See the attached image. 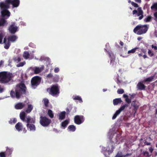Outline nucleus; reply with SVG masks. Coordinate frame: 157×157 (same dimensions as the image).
Returning <instances> with one entry per match:
<instances>
[{"instance_id":"obj_30","label":"nucleus","mask_w":157,"mask_h":157,"mask_svg":"<svg viewBox=\"0 0 157 157\" xmlns=\"http://www.w3.org/2000/svg\"><path fill=\"white\" fill-rule=\"evenodd\" d=\"M136 101H133L132 102L131 105L133 106L134 109L136 110L138 108V106L136 104Z\"/></svg>"},{"instance_id":"obj_41","label":"nucleus","mask_w":157,"mask_h":157,"mask_svg":"<svg viewBox=\"0 0 157 157\" xmlns=\"http://www.w3.org/2000/svg\"><path fill=\"white\" fill-rule=\"evenodd\" d=\"M15 61L19 62L21 60V58L20 57H15L13 59Z\"/></svg>"},{"instance_id":"obj_44","label":"nucleus","mask_w":157,"mask_h":157,"mask_svg":"<svg viewBox=\"0 0 157 157\" xmlns=\"http://www.w3.org/2000/svg\"><path fill=\"white\" fill-rule=\"evenodd\" d=\"M4 36L2 33H0V44L2 43V41Z\"/></svg>"},{"instance_id":"obj_17","label":"nucleus","mask_w":157,"mask_h":157,"mask_svg":"<svg viewBox=\"0 0 157 157\" xmlns=\"http://www.w3.org/2000/svg\"><path fill=\"white\" fill-rule=\"evenodd\" d=\"M20 117L21 119L23 122L26 121V114L25 112L23 111L20 113Z\"/></svg>"},{"instance_id":"obj_63","label":"nucleus","mask_w":157,"mask_h":157,"mask_svg":"<svg viewBox=\"0 0 157 157\" xmlns=\"http://www.w3.org/2000/svg\"><path fill=\"white\" fill-rule=\"evenodd\" d=\"M117 117V116H116L114 114L112 117V119H113V120L115 119Z\"/></svg>"},{"instance_id":"obj_47","label":"nucleus","mask_w":157,"mask_h":157,"mask_svg":"<svg viewBox=\"0 0 157 157\" xmlns=\"http://www.w3.org/2000/svg\"><path fill=\"white\" fill-rule=\"evenodd\" d=\"M6 155L5 152H1L0 153V157H6Z\"/></svg>"},{"instance_id":"obj_46","label":"nucleus","mask_w":157,"mask_h":157,"mask_svg":"<svg viewBox=\"0 0 157 157\" xmlns=\"http://www.w3.org/2000/svg\"><path fill=\"white\" fill-rule=\"evenodd\" d=\"M148 54L150 57H152L154 55V53L152 52V51L150 50H148Z\"/></svg>"},{"instance_id":"obj_32","label":"nucleus","mask_w":157,"mask_h":157,"mask_svg":"<svg viewBox=\"0 0 157 157\" xmlns=\"http://www.w3.org/2000/svg\"><path fill=\"white\" fill-rule=\"evenodd\" d=\"M42 70L41 68L36 67L34 70V73L35 74H38Z\"/></svg>"},{"instance_id":"obj_4","label":"nucleus","mask_w":157,"mask_h":157,"mask_svg":"<svg viewBox=\"0 0 157 157\" xmlns=\"http://www.w3.org/2000/svg\"><path fill=\"white\" fill-rule=\"evenodd\" d=\"M10 4L7 3L5 1V3L2 2L0 3V7L2 9L1 14L3 17L6 16L9 17L10 15V12L7 10L10 7Z\"/></svg>"},{"instance_id":"obj_42","label":"nucleus","mask_w":157,"mask_h":157,"mask_svg":"<svg viewBox=\"0 0 157 157\" xmlns=\"http://www.w3.org/2000/svg\"><path fill=\"white\" fill-rule=\"evenodd\" d=\"M131 4L132 6L135 7H139L138 4L133 2H131Z\"/></svg>"},{"instance_id":"obj_20","label":"nucleus","mask_w":157,"mask_h":157,"mask_svg":"<svg viewBox=\"0 0 157 157\" xmlns=\"http://www.w3.org/2000/svg\"><path fill=\"white\" fill-rule=\"evenodd\" d=\"M26 126L29 128L30 131H34L36 130L35 125L33 124H27Z\"/></svg>"},{"instance_id":"obj_35","label":"nucleus","mask_w":157,"mask_h":157,"mask_svg":"<svg viewBox=\"0 0 157 157\" xmlns=\"http://www.w3.org/2000/svg\"><path fill=\"white\" fill-rule=\"evenodd\" d=\"M151 10H155V11L157 10V2L154 3L151 6Z\"/></svg>"},{"instance_id":"obj_22","label":"nucleus","mask_w":157,"mask_h":157,"mask_svg":"<svg viewBox=\"0 0 157 157\" xmlns=\"http://www.w3.org/2000/svg\"><path fill=\"white\" fill-rule=\"evenodd\" d=\"M67 129L69 130L70 131L74 132L75 131L76 128L75 126L72 125L69 126Z\"/></svg>"},{"instance_id":"obj_24","label":"nucleus","mask_w":157,"mask_h":157,"mask_svg":"<svg viewBox=\"0 0 157 157\" xmlns=\"http://www.w3.org/2000/svg\"><path fill=\"white\" fill-rule=\"evenodd\" d=\"M69 123V121L66 120L63 122L61 123V126L65 128Z\"/></svg>"},{"instance_id":"obj_18","label":"nucleus","mask_w":157,"mask_h":157,"mask_svg":"<svg viewBox=\"0 0 157 157\" xmlns=\"http://www.w3.org/2000/svg\"><path fill=\"white\" fill-rule=\"evenodd\" d=\"M122 102V101L120 98H115L113 100V104L115 105L121 104Z\"/></svg>"},{"instance_id":"obj_49","label":"nucleus","mask_w":157,"mask_h":157,"mask_svg":"<svg viewBox=\"0 0 157 157\" xmlns=\"http://www.w3.org/2000/svg\"><path fill=\"white\" fill-rule=\"evenodd\" d=\"M121 112L118 110L116 111L114 114L116 116H117Z\"/></svg>"},{"instance_id":"obj_25","label":"nucleus","mask_w":157,"mask_h":157,"mask_svg":"<svg viewBox=\"0 0 157 157\" xmlns=\"http://www.w3.org/2000/svg\"><path fill=\"white\" fill-rule=\"evenodd\" d=\"M12 150L11 149L7 147L6 151L5 153L6 155L9 156L12 154Z\"/></svg>"},{"instance_id":"obj_60","label":"nucleus","mask_w":157,"mask_h":157,"mask_svg":"<svg viewBox=\"0 0 157 157\" xmlns=\"http://www.w3.org/2000/svg\"><path fill=\"white\" fill-rule=\"evenodd\" d=\"M123 97L124 98H128V95H127V94H124L123 95Z\"/></svg>"},{"instance_id":"obj_3","label":"nucleus","mask_w":157,"mask_h":157,"mask_svg":"<svg viewBox=\"0 0 157 157\" xmlns=\"http://www.w3.org/2000/svg\"><path fill=\"white\" fill-rule=\"evenodd\" d=\"M148 27L146 25H137L134 29L133 32L135 33L141 35L146 33L148 29Z\"/></svg>"},{"instance_id":"obj_57","label":"nucleus","mask_w":157,"mask_h":157,"mask_svg":"<svg viewBox=\"0 0 157 157\" xmlns=\"http://www.w3.org/2000/svg\"><path fill=\"white\" fill-rule=\"evenodd\" d=\"M154 16L156 19H157V12H155L154 13Z\"/></svg>"},{"instance_id":"obj_43","label":"nucleus","mask_w":157,"mask_h":157,"mask_svg":"<svg viewBox=\"0 0 157 157\" xmlns=\"http://www.w3.org/2000/svg\"><path fill=\"white\" fill-rule=\"evenodd\" d=\"M131 99L128 98H125V101L128 104H130L131 102Z\"/></svg>"},{"instance_id":"obj_34","label":"nucleus","mask_w":157,"mask_h":157,"mask_svg":"<svg viewBox=\"0 0 157 157\" xmlns=\"http://www.w3.org/2000/svg\"><path fill=\"white\" fill-rule=\"evenodd\" d=\"M44 104L45 107H47L48 106V104L49 103V100L47 98H44L43 99Z\"/></svg>"},{"instance_id":"obj_26","label":"nucleus","mask_w":157,"mask_h":157,"mask_svg":"<svg viewBox=\"0 0 157 157\" xmlns=\"http://www.w3.org/2000/svg\"><path fill=\"white\" fill-rule=\"evenodd\" d=\"M152 17L151 16H147L144 19V21L146 22H148L151 21Z\"/></svg>"},{"instance_id":"obj_16","label":"nucleus","mask_w":157,"mask_h":157,"mask_svg":"<svg viewBox=\"0 0 157 157\" xmlns=\"http://www.w3.org/2000/svg\"><path fill=\"white\" fill-rule=\"evenodd\" d=\"M25 106V104L22 102H19L15 106V108L17 109H23Z\"/></svg>"},{"instance_id":"obj_53","label":"nucleus","mask_w":157,"mask_h":157,"mask_svg":"<svg viewBox=\"0 0 157 157\" xmlns=\"http://www.w3.org/2000/svg\"><path fill=\"white\" fill-rule=\"evenodd\" d=\"M144 144L145 145H151V143L148 142L146 141H145L144 142Z\"/></svg>"},{"instance_id":"obj_54","label":"nucleus","mask_w":157,"mask_h":157,"mask_svg":"<svg viewBox=\"0 0 157 157\" xmlns=\"http://www.w3.org/2000/svg\"><path fill=\"white\" fill-rule=\"evenodd\" d=\"M132 155L131 153H127L125 155H124V157H127L130 156Z\"/></svg>"},{"instance_id":"obj_59","label":"nucleus","mask_w":157,"mask_h":157,"mask_svg":"<svg viewBox=\"0 0 157 157\" xmlns=\"http://www.w3.org/2000/svg\"><path fill=\"white\" fill-rule=\"evenodd\" d=\"M17 122V120L15 118L13 119V123H15Z\"/></svg>"},{"instance_id":"obj_8","label":"nucleus","mask_w":157,"mask_h":157,"mask_svg":"<svg viewBox=\"0 0 157 157\" xmlns=\"http://www.w3.org/2000/svg\"><path fill=\"white\" fill-rule=\"evenodd\" d=\"M41 78L39 76H36L33 77L32 79L31 84L32 86L33 87H36L40 83Z\"/></svg>"},{"instance_id":"obj_38","label":"nucleus","mask_w":157,"mask_h":157,"mask_svg":"<svg viewBox=\"0 0 157 157\" xmlns=\"http://www.w3.org/2000/svg\"><path fill=\"white\" fill-rule=\"evenodd\" d=\"M25 64V61L21 62L17 65V67H19L23 66Z\"/></svg>"},{"instance_id":"obj_19","label":"nucleus","mask_w":157,"mask_h":157,"mask_svg":"<svg viewBox=\"0 0 157 157\" xmlns=\"http://www.w3.org/2000/svg\"><path fill=\"white\" fill-rule=\"evenodd\" d=\"M66 114V112L65 111L61 112L59 114V120L64 119L65 118Z\"/></svg>"},{"instance_id":"obj_23","label":"nucleus","mask_w":157,"mask_h":157,"mask_svg":"<svg viewBox=\"0 0 157 157\" xmlns=\"http://www.w3.org/2000/svg\"><path fill=\"white\" fill-rule=\"evenodd\" d=\"M29 54L27 51H25L24 52L23 54V57L25 59H28L29 58Z\"/></svg>"},{"instance_id":"obj_1","label":"nucleus","mask_w":157,"mask_h":157,"mask_svg":"<svg viewBox=\"0 0 157 157\" xmlns=\"http://www.w3.org/2000/svg\"><path fill=\"white\" fill-rule=\"evenodd\" d=\"M26 87L24 83H21L17 86L15 91L11 90L10 92V95L12 98L16 97L19 99L23 94H26Z\"/></svg>"},{"instance_id":"obj_52","label":"nucleus","mask_w":157,"mask_h":157,"mask_svg":"<svg viewBox=\"0 0 157 157\" xmlns=\"http://www.w3.org/2000/svg\"><path fill=\"white\" fill-rule=\"evenodd\" d=\"M151 48H154V50H157V46H154L153 45H151Z\"/></svg>"},{"instance_id":"obj_37","label":"nucleus","mask_w":157,"mask_h":157,"mask_svg":"<svg viewBox=\"0 0 157 157\" xmlns=\"http://www.w3.org/2000/svg\"><path fill=\"white\" fill-rule=\"evenodd\" d=\"M139 49L138 48L136 47V48H134L132 49L131 50L128 51V54H129L130 53H133L136 52V49Z\"/></svg>"},{"instance_id":"obj_5","label":"nucleus","mask_w":157,"mask_h":157,"mask_svg":"<svg viewBox=\"0 0 157 157\" xmlns=\"http://www.w3.org/2000/svg\"><path fill=\"white\" fill-rule=\"evenodd\" d=\"M59 86L57 84L52 85L50 88L47 89V91L49 90V94L52 96L58 95L60 93Z\"/></svg>"},{"instance_id":"obj_6","label":"nucleus","mask_w":157,"mask_h":157,"mask_svg":"<svg viewBox=\"0 0 157 157\" xmlns=\"http://www.w3.org/2000/svg\"><path fill=\"white\" fill-rule=\"evenodd\" d=\"M40 123L44 127L48 126L51 123V120L45 116L40 117Z\"/></svg>"},{"instance_id":"obj_9","label":"nucleus","mask_w":157,"mask_h":157,"mask_svg":"<svg viewBox=\"0 0 157 157\" xmlns=\"http://www.w3.org/2000/svg\"><path fill=\"white\" fill-rule=\"evenodd\" d=\"M84 121V118L83 116L76 115L74 118V122L76 124L79 125L82 123Z\"/></svg>"},{"instance_id":"obj_29","label":"nucleus","mask_w":157,"mask_h":157,"mask_svg":"<svg viewBox=\"0 0 157 157\" xmlns=\"http://www.w3.org/2000/svg\"><path fill=\"white\" fill-rule=\"evenodd\" d=\"M128 106V104H125L121 106L118 110L121 112L126 107H127Z\"/></svg>"},{"instance_id":"obj_36","label":"nucleus","mask_w":157,"mask_h":157,"mask_svg":"<svg viewBox=\"0 0 157 157\" xmlns=\"http://www.w3.org/2000/svg\"><path fill=\"white\" fill-rule=\"evenodd\" d=\"M4 44V48L6 49H8L9 48V47L10 46V42H9V41H8V42L7 43Z\"/></svg>"},{"instance_id":"obj_2","label":"nucleus","mask_w":157,"mask_h":157,"mask_svg":"<svg viewBox=\"0 0 157 157\" xmlns=\"http://www.w3.org/2000/svg\"><path fill=\"white\" fill-rule=\"evenodd\" d=\"M13 78L11 73L6 71L0 72V83L3 84H6L10 82Z\"/></svg>"},{"instance_id":"obj_64","label":"nucleus","mask_w":157,"mask_h":157,"mask_svg":"<svg viewBox=\"0 0 157 157\" xmlns=\"http://www.w3.org/2000/svg\"><path fill=\"white\" fill-rule=\"evenodd\" d=\"M120 44L121 46H123L124 45V43L123 42L121 41H120Z\"/></svg>"},{"instance_id":"obj_48","label":"nucleus","mask_w":157,"mask_h":157,"mask_svg":"<svg viewBox=\"0 0 157 157\" xmlns=\"http://www.w3.org/2000/svg\"><path fill=\"white\" fill-rule=\"evenodd\" d=\"M143 154L145 156L147 157H148L149 156V153L147 151H145V152H143Z\"/></svg>"},{"instance_id":"obj_28","label":"nucleus","mask_w":157,"mask_h":157,"mask_svg":"<svg viewBox=\"0 0 157 157\" xmlns=\"http://www.w3.org/2000/svg\"><path fill=\"white\" fill-rule=\"evenodd\" d=\"M7 22V21L4 18L0 20V26H3Z\"/></svg>"},{"instance_id":"obj_11","label":"nucleus","mask_w":157,"mask_h":157,"mask_svg":"<svg viewBox=\"0 0 157 157\" xmlns=\"http://www.w3.org/2000/svg\"><path fill=\"white\" fill-rule=\"evenodd\" d=\"M17 27L15 26L14 23H12L9 28V30L10 33L12 34H14L17 31Z\"/></svg>"},{"instance_id":"obj_15","label":"nucleus","mask_w":157,"mask_h":157,"mask_svg":"<svg viewBox=\"0 0 157 157\" xmlns=\"http://www.w3.org/2000/svg\"><path fill=\"white\" fill-rule=\"evenodd\" d=\"M17 38V37L15 35H11L9 36L7 38L8 41L12 42L15 41Z\"/></svg>"},{"instance_id":"obj_58","label":"nucleus","mask_w":157,"mask_h":157,"mask_svg":"<svg viewBox=\"0 0 157 157\" xmlns=\"http://www.w3.org/2000/svg\"><path fill=\"white\" fill-rule=\"evenodd\" d=\"M66 112H67V114H69V113H70V111H69V110L68 108H66Z\"/></svg>"},{"instance_id":"obj_51","label":"nucleus","mask_w":157,"mask_h":157,"mask_svg":"<svg viewBox=\"0 0 157 157\" xmlns=\"http://www.w3.org/2000/svg\"><path fill=\"white\" fill-rule=\"evenodd\" d=\"M59 69L58 67H56L55 68L54 71L55 73H57L59 71Z\"/></svg>"},{"instance_id":"obj_45","label":"nucleus","mask_w":157,"mask_h":157,"mask_svg":"<svg viewBox=\"0 0 157 157\" xmlns=\"http://www.w3.org/2000/svg\"><path fill=\"white\" fill-rule=\"evenodd\" d=\"M5 90V88L3 86H2L0 85V93L3 92Z\"/></svg>"},{"instance_id":"obj_55","label":"nucleus","mask_w":157,"mask_h":157,"mask_svg":"<svg viewBox=\"0 0 157 157\" xmlns=\"http://www.w3.org/2000/svg\"><path fill=\"white\" fill-rule=\"evenodd\" d=\"M52 75L51 73H50L47 75V77L48 78H51L52 77Z\"/></svg>"},{"instance_id":"obj_31","label":"nucleus","mask_w":157,"mask_h":157,"mask_svg":"<svg viewBox=\"0 0 157 157\" xmlns=\"http://www.w3.org/2000/svg\"><path fill=\"white\" fill-rule=\"evenodd\" d=\"M48 114L51 118H53L54 117V114L51 110H48Z\"/></svg>"},{"instance_id":"obj_56","label":"nucleus","mask_w":157,"mask_h":157,"mask_svg":"<svg viewBox=\"0 0 157 157\" xmlns=\"http://www.w3.org/2000/svg\"><path fill=\"white\" fill-rule=\"evenodd\" d=\"M129 95L131 96V99L134 98V96L136 95V94H132V95H131L130 94H129Z\"/></svg>"},{"instance_id":"obj_50","label":"nucleus","mask_w":157,"mask_h":157,"mask_svg":"<svg viewBox=\"0 0 157 157\" xmlns=\"http://www.w3.org/2000/svg\"><path fill=\"white\" fill-rule=\"evenodd\" d=\"M121 112L118 110L116 111L114 114L116 116H117Z\"/></svg>"},{"instance_id":"obj_61","label":"nucleus","mask_w":157,"mask_h":157,"mask_svg":"<svg viewBox=\"0 0 157 157\" xmlns=\"http://www.w3.org/2000/svg\"><path fill=\"white\" fill-rule=\"evenodd\" d=\"M7 39L6 37H5L4 39L3 43H6Z\"/></svg>"},{"instance_id":"obj_7","label":"nucleus","mask_w":157,"mask_h":157,"mask_svg":"<svg viewBox=\"0 0 157 157\" xmlns=\"http://www.w3.org/2000/svg\"><path fill=\"white\" fill-rule=\"evenodd\" d=\"M132 13L133 15L136 14L137 16H139L138 18L139 20L142 19L144 17V12L142 10L141 8L140 7L138 8L137 10H133Z\"/></svg>"},{"instance_id":"obj_40","label":"nucleus","mask_w":157,"mask_h":157,"mask_svg":"<svg viewBox=\"0 0 157 157\" xmlns=\"http://www.w3.org/2000/svg\"><path fill=\"white\" fill-rule=\"evenodd\" d=\"M115 157H124V155H122V153L121 152H118Z\"/></svg>"},{"instance_id":"obj_13","label":"nucleus","mask_w":157,"mask_h":157,"mask_svg":"<svg viewBox=\"0 0 157 157\" xmlns=\"http://www.w3.org/2000/svg\"><path fill=\"white\" fill-rule=\"evenodd\" d=\"M15 127L18 131L20 132L23 129V124L21 122H18L16 124Z\"/></svg>"},{"instance_id":"obj_12","label":"nucleus","mask_w":157,"mask_h":157,"mask_svg":"<svg viewBox=\"0 0 157 157\" xmlns=\"http://www.w3.org/2000/svg\"><path fill=\"white\" fill-rule=\"evenodd\" d=\"M26 120L25 121L27 124H34L35 122V118H32L31 117L29 116L26 117Z\"/></svg>"},{"instance_id":"obj_21","label":"nucleus","mask_w":157,"mask_h":157,"mask_svg":"<svg viewBox=\"0 0 157 157\" xmlns=\"http://www.w3.org/2000/svg\"><path fill=\"white\" fill-rule=\"evenodd\" d=\"M33 109V106L31 104H29L28 105V108L25 110V112L27 113H29L31 112Z\"/></svg>"},{"instance_id":"obj_14","label":"nucleus","mask_w":157,"mask_h":157,"mask_svg":"<svg viewBox=\"0 0 157 157\" xmlns=\"http://www.w3.org/2000/svg\"><path fill=\"white\" fill-rule=\"evenodd\" d=\"M143 82L142 81V82H140L138 83L137 85L138 89L141 90H145L146 86L143 84Z\"/></svg>"},{"instance_id":"obj_62","label":"nucleus","mask_w":157,"mask_h":157,"mask_svg":"<svg viewBox=\"0 0 157 157\" xmlns=\"http://www.w3.org/2000/svg\"><path fill=\"white\" fill-rule=\"evenodd\" d=\"M23 132L24 133L26 132L27 130H26V128H23Z\"/></svg>"},{"instance_id":"obj_27","label":"nucleus","mask_w":157,"mask_h":157,"mask_svg":"<svg viewBox=\"0 0 157 157\" xmlns=\"http://www.w3.org/2000/svg\"><path fill=\"white\" fill-rule=\"evenodd\" d=\"M153 76L144 79L143 81V82H150L153 80Z\"/></svg>"},{"instance_id":"obj_33","label":"nucleus","mask_w":157,"mask_h":157,"mask_svg":"<svg viewBox=\"0 0 157 157\" xmlns=\"http://www.w3.org/2000/svg\"><path fill=\"white\" fill-rule=\"evenodd\" d=\"M74 100H78L80 102H82V100L81 97L79 96H77L73 98Z\"/></svg>"},{"instance_id":"obj_10","label":"nucleus","mask_w":157,"mask_h":157,"mask_svg":"<svg viewBox=\"0 0 157 157\" xmlns=\"http://www.w3.org/2000/svg\"><path fill=\"white\" fill-rule=\"evenodd\" d=\"M6 2L9 4H11L13 6V7H17L19 5V0H6Z\"/></svg>"},{"instance_id":"obj_39","label":"nucleus","mask_w":157,"mask_h":157,"mask_svg":"<svg viewBox=\"0 0 157 157\" xmlns=\"http://www.w3.org/2000/svg\"><path fill=\"white\" fill-rule=\"evenodd\" d=\"M124 92V90L123 89H118L117 90V93L119 94H121Z\"/></svg>"}]
</instances>
